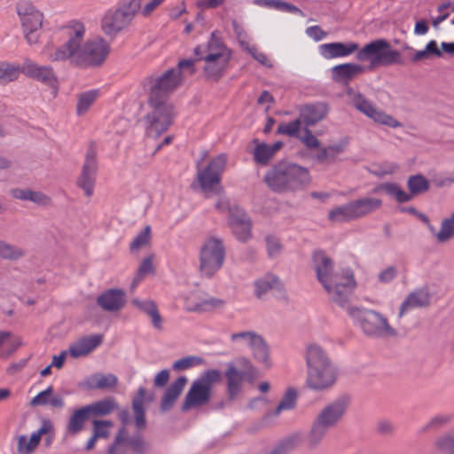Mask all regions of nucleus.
Masks as SVG:
<instances>
[{
  "mask_svg": "<svg viewBox=\"0 0 454 454\" xmlns=\"http://www.w3.org/2000/svg\"><path fill=\"white\" fill-rule=\"evenodd\" d=\"M196 62L197 59H181L177 68H169L160 75H148L142 81L144 90L148 91L147 102L152 108L145 117L149 122L146 129L149 137H158L173 123L176 112L169 97L182 84L183 69L189 68L191 74L196 73Z\"/></svg>",
  "mask_w": 454,
  "mask_h": 454,
  "instance_id": "obj_1",
  "label": "nucleus"
},
{
  "mask_svg": "<svg viewBox=\"0 0 454 454\" xmlns=\"http://www.w3.org/2000/svg\"><path fill=\"white\" fill-rule=\"evenodd\" d=\"M84 32V27L77 24L74 33H70L69 40L51 54V60L70 59L72 64L82 67L101 66L109 54V43L102 37H96L81 46Z\"/></svg>",
  "mask_w": 454,
  "mask_h": 454,
  "instance_id": "obj_2",
  "label": "nucleus"
},
{
  "mask_svg": "<svg viewBox=\"0 0 454 454\" xmlns=\"http://www.w3.org/2000/svg\"><path fill=\"white\" fill-rule=\"evenodd\" d=\"M263 182L276 193L294 192L305 189L310 184L311 177L307 168L281 160L266 172Z\"/></svg>",
  "mask_w": 454,
  "mask_h": 454,
  "instance_id": "obj_3",
  "label": "nucleus"
},
{
  "mask_svg": "<svg viewBox=\"0 0 454 454\" xmlns=\"http://www.w3.org/2000/svg\"><path fill=\"white\" fill-rule=\"evenodd\" d=\"M223 380V373L217 369L203 372L199 378L192 381L181 405V411L187 412L199 409L209 403L213 397L214 387Z\"/></svg>",
  "mask_w": 454,
  "mask_h": 454,
  "instance_id": "obj_4",
  "label": "nucleus"
},
{
  "mask_svg": "<svg viewBox=\"0 0 454 454\" xmlns=\"http://www.w3.org/2000/svg\"><path fill=\"white\" fill-rule=\"evenodd\" d=\"M356 59L360 62H369L368 69L379 67L403 65L404 60L401 52L393 49L385 38H378L364 44L356 51Z\"/></svg>",
  "mask_w": 454,
  "mask_h": 454,
  "instance_id": "obj_5",
  "label": "nucleus"
},
{
  "mask_svg": "<svg viewBox=\"0 0 454 454\" xmlns=\"http://www.w3.org/2000/svg\"><path fill=\"white\" fill-rule=\"evenodd\" d=\"M237 364L242 367V370H239L234 364L229 363L224 372L226 395L229 402L237 398L242 390L244 381L253 383L259 375L258 369L248 358L239 357Z\"/></svg>",
  "mask_w": 454,
  "mask_h": 454,
  "instance_id": "obj_6",
  "label": "nucleus"
},
{
  "mask_svg": "<svg viewBox=\"0 0 454 454\" xmlns=\"http://www.w3.org/2000/svg\"><path fill=\"white\" fill-rule=\"evenodd\" d=\"M350 317L357 320L364 333L374 337H395L397 332L389 324L387 319L380 312L372 309L350 307L348 309Z\"/></svg>",
  "mask_w": 454,
  "mask_h": 454,
  "instance_id": "obj_7",
  "label": "nucleus"
},
{
  "mask_svg": "<svg viewBox=\"0 0 454 454\" xmlns=\"http://www.w3.org/2000/svg\"><path fill=\"white\" fill-rule=\"evenodd\" d=\"M226 164L227 156L222 153L213 158L203 170L198 172L196 180L206 198L212 195L221 197L224 194L221 180Z\"/></svg>",
  "mask_w": 454,
  "mask_h": 454,
  "instance_id": "obj_8",
  "label": "nucleus"
},
{
  "mask_svg": "<svg viewBox=\"0 0 454 454\" xmlns=\"http://www.w3.org/2000/svg\"><path fill=\"white\" fill-rule=\"evenodd\" d=\"M142 0H121L118 8L107 13L102 20V29L107 35L114 37L127 27L141 10Z\"/></svg>",
  "mask_w": 454,
  "mask_h": 454,
  "instance_id": "obj_9",
  "label": "nucleus"
},
{
  "mask_svg": "<svg viewBox=\"0 0 454 454\" xmlns=\"http://www.w3.org/2000/svg\"><path fill=\"white\" fill-rule=\"evenodd\" d=\"M225 247L222 239L211 237L207 239L200 250V270L211 278L218 271L224 262Z\"/></svg>",
  "mask_w": 454,
  "mask_h": 454,
  "instance_id": "obj_10",
  "label": "nucleus"
},
{
  "mask_svg": "<svg viewBox=\"0 0 454 454\" xmlns=\"http://www.w3.org/2000/svg\"><path fill=\"white\" fill-rule=\"evenodd\" d=\"M16 9L27 43H36L39 38L37 31L43 24V14L30 2L27 1L19 2Z\"/></svg>",
  "mask_w": 454,
  "mask_h": 454,
  "instance_id": "obj_11",
  "label": "nucleus"
},
{
  "mask_svg": "<svg viewBox=\"0 0 454 454\" xmlns=\"http://www.w3.org/2000/svg\"><path fill=\"white\" fill-rule=\"evenodd\" d=\"M98 169V160L95 143L90 142L85 153L81 174L76 180V185L84 192L87 197L93 195Z\"/></svg>",
  "mask_w": 454,
  "mask_h": 454,
  "instance_id": "obj_12",
  "label": "nucleus"
},
{
  "mask_svg": "<svg viewBox=\"0 0 454 454\" xmlns=\"http://www.w3.org/2000/svg\"><path fill=\"white\" fill-rule=\"evenodd\" d=\"M312 259L317 278L326 292H331L333 287L340 288L343 286L341 284H336L338 276L333 270V261L324 251H315Z\"/></svg>",
  "mask_w": 454,
  "mask_h": 454,
  "instance_id": "obj_13",
  "label": "nucleus"
},
{
  "mask_svg": "<svg viewBox=\"0 0 454 454\" xmlns=\"http://www.w3.org/2000/svg\"><path fill=\"white\" fill-rule=\"evenodd\" d=\"M20 70L27 77L49 86L52 90L53 96L56 97L59 90V80L51 67L40 66L30 59H26Z\"/></svg>",
  "mask_w": 454,
  "mask_h": 454,
  "instance_id": "obj_14",
  "label": "nucleus"
},
{
  "mask_svg": "<svg viewBox=\"0 0 454 454\" xmlns=\"http://www.w3.org/2000/svg\"><path fill=\"white\" fill-rule=\"evenodd\" d=\"M350 403L348 395H341L333 402L325 405L317 415L315 419L325 426L333 428L342 419Z\"/></svg>",
  "mask_w": 454,
  "mask_h": 454,
  "instance_id": "obj_15",
  "label": "nucleus"
},
{
  "mask_svg": "<svg viewBox=\"0 0 454 454\" xmlns=\"http://www.w3.org/2000/svg\"><path fill=\"white\" fill-rule=\"evenodd\" d=\"M338 276L337 283L341 284L343 286L340 288L333 287L331 292V299L333 302L341 308H346L349 303V297L356 286V282L354 278L353 271L349 268L342 269L341 272H335Z\"/></svg>",
  "mask_w": 454,
  "mask_h": 454,
  "instance_id": "obj_16",
  "label": "nucleus"
},
{
  "mask_svg": "<svg viewBox=\"0 0 454 454\" xmlns=\"http://www.w3.org/2000/svg\"><path fill=\"white\" fill-rule=\"evenodd\" d=\"M353 105L358 111L364 114L376 122L392 128L402 126V124L391 115L387 114L385 112L375 107V106L367 100L360 92H357L353 98Z\"/></svg>",
  "mask_w": 454,
  "mask_h": 454,
  "instance_id": "obj_17",
  "label": "nucleus"
},
{
  "mask_svg": "<svg viewBox=\"0 0 454 454\" xmlns=\"http://www.w3.org/2000/svg\"><path fill=\"white\" fill-rule=\"evenodd\" d=\"M409 192L403 191L399 184L395 188L396 200L399 203L411 201L414 197L421 195L430 189V182L422 175L416 174L407 180Z\"/></svg>",
  "mask_w": 454,
  "mask_h": 454,
  "instance_id": "obj_18",
  "label": "nucleus"
},
{
  "mask_svg": "<svg viewBox=\"0 0 454 454\" xmlns=\"http://www.w3.org/2000/svg\"><path fill=\"white\" fill-rule=\"evenodd\" d=\"M338 372L334 365L307 372L306 385L315 391H324L331 387L337 380Z\"/></svg>",
  "mask_w": 454,
  "mask_h": 454,
  "instance_id": "obj_19",
  "label": "nucleus"
},
{
  "mask_svg": "<svg viewBox=\"0 0 454 454\" xmlns=\"http://www.w3.org/2000/svg\"><path fill=\"white\" fill-rule=\"evenodd\" d=\"M230 54L225 53L224 55L219 53H208L204 57L206 65L203 70L207 79H211L215 82L219 81L224 74L229 63Z\"/></svg>",
  "mask_w": 454,
  "mask_h": 454,
  "instance_id": "obj_20",
  "label": "nucleus"
},
{
  "mask_svg": "<svg viewBox=\"0 0 454 454\" xmlns=\"http://www.w3.org/2000/svg\"><path fill=\"white\" fill-rule=\"evenodd\" d=\"M329 110L330 106L326 102L305 104L300 108V118L305 126H315L327 116Z\"/></svg>",
  "mask_w": 454,
  "mask_h": 454,
  "instance_id": "obj_21",
  "label": "nucleus"
},
{
  "mask_svg": "<svg viewBox=\"0 0 454 454\" xmlns=\"http://www.w3.org/2000/svg\"><path fill=\"white\" fill-rule=\"evenodd\" d=\"M97 304L107 312L120 311L126 305V293L121 288H110L97 298Z\"/></svg>",
  "mask_w": 454,
  "mask_h": 454,
  "instance_id": "obj_22",
  "label": "nucleus"
},
{
  "mask_svg": "<svg viewBox=\"0 0 454 454\" xmlns=\"http://www.w3.org/2000/svg\"><path fill=\"white\" fill-rule=\"evenodd\" d=\"M365 69V67L356 63H343L332 67L331 77L336 83L348 86L351 81L363 74Z\"/></svg>",
  "mask_w": 454,
  "mask_h": 454,
  "instance_id": "obj_23",
  "label": "nucleus"
},
{
  "mask_svg": "<svg viewBox=\"0 0 454 454\" xmlns=\"http://www.w3.org/2000/svg\"><path fill=\"white\" fill-rule=\"evenodd\" d=\"M305 360L307 365V372L325 369L334 365L326 352L317 344H310L307 347Z\"/></svg>",
  "mask_w": 454,
  "mask_h": 454,
  "instance_id": "obj_24",
  "label": "nucleus"
},
{
  "mask_svg": "<svg viewBox=\"0 0 454 454\" xmlns=\"http://www.w3.org/2000/svg\"><path fill=\"white\" fill-rule=\"evenodd\" d=\"M187 382L188 379L186 376H179L166 388L160 404V411L161 413H166L173 409Z\"/></svg>",
  "mask_w": 454,
  "mask_h": 454,
  "instance_id": "obj_25",
  "label": "nucleus"
},
{
  "mask_svg": "<svg viewBox=\"0 0 454 454\" xmlns=\"http://www.w3.org/2000/svg\"><path fill=\"white\" fill-rule=\"evenodd\" d=\"M359 50V44L355 42H334L319 46L321 55L326 59H335L349 56Z\"/></svg>",
  "mask_w": 454,
  "mask_h": 454,
  "instance_id": "obj_26",
  "label": "nucleus"
},
{
  "mask_svg": "<svg viewBox=\"0 0 454 454\" xmlns=\"http://www.w3.org/2000/svg\"><path fill=\"white\" fill-rule=\"evenodd\" d=\"M431 303V294L427 287L414 290L405 298L401 304L398 317H402L404 313L412 309L427 308Z\"/></svg>",
  "mask_w": 454,
  "mask_h": 454,
  "instance_id": "obj_27",
  "label": "nucleus"
},
{
  "mask_svg": "<svg viewBox=\"0 0 454 454\" xmlns=\"http://www.w3.org/2000/svg\"><path fill=\"white\" fill-rule=\"evenodd\" d=\"M102 341L101 334L84 336L70 347V355L74 358L86 356L98 347Z\"/></svg>",
  "mask_w": 454,
  "mask_h": 454,
  "instance_id": "obj_28",
  "label": "nucleus"
},
{
  "mask_svg": "<svg viewBox=\"0 0 454 454\" xmlns=\"http://www.w3.org/2000/svg\"><path fill=\"white\" fill-rule=\"evenodd\" d=\"M255 295L257 298H262L263 294H267L270 290H276L280 294L285 291L284 284L279 278L272 273H267L264 277L257 279L254 282Z\"/></svg>",
  "mask_w": 454,
  "mask_h": 454,
  "instance_id": "obj_29",
  "label": "nucleus"
},
{
  "mask_svg": "<svg viewBox=\"0 0 454 454\" xmlns=\"http://www.w3.org/2000/svg\"><path fill=\"white\" fill-rule=\"evenodd\" d=\"M118 379L114 374L96 373L89 377L83 383L88 389L108 390L116 387Z\"/></svg>",
  "mask_w": 454,
  "mask_h": 454,
  "instance_id": "obj_30",
  "label": "nucleus"
},
{
  "mask_svg": "<svg viewBox=\"0 0 454 454\" xmlns=\"http://www.w3.org/2000/svg\"><path fill=\"white\" fill-rule=\"evenodd\" d=\"M145 388L140 387L132 399L135 426L138 430L146 427L145 409L144 407Z\"/></svg>",
  "mask_w": 454,
  "mask_h": 454,
  "instance_id": "obj_31",
  "label": "nucleus"
},
{
  "mask_svg": "<svg viewBox=\"0 0 454 454\" xmlns=\"http://www.w3.org/2000/svg\"><path fill=\"white\" fill-rule=\"evenodd\" d=\"M11 194L14 199L20 200H29L39 206H48L51 204V198L42 192L32 191L30 189L13 188Z\"/></svg>",
  "mask_w": 454,
  "mask_h": 454,
  "instance_id": "obj_32",
  "label": "nucleus"
},
{
  "mask_svg": "<svg viewBox=\"0 0 454 454\" xmlns=\"http://www.w3.org/2000/svg\"><path fill=\"white\" fill-rule=\"evenodd\" d=\"M90 417H105L111 414L119 405L112 396L85 405Z\"/></svg>",
  "mask_w": 454,
  "mask_h": 454,
  "instance_id": "obj_33",
  "label": "nucleus"
},
{
  "mask_svg": "<svg viewBox=\"0 0 454 454\" xmlns=\"http://www.w3.org/2000/svg\"><path fill=\"white\" fill-rule=\"evenodd\" d=\"M381 204V200L367 197L351 201L356 219L373 212L378 209Z\"/></svg>",
  "mask_w": 454,
  "mask_h": 454,
  "instance_id": "obj_34",
  "label": "nucleus"
},
{
  "mask_svg": "<svg viewBox=\"0 0 454 454\" xmlns=\"http://www.w3.org/2000/svg\"><path fill=\"white\" fill-rule=\"evenodd\" d=\"M249 348L252 349L253 356L256 362L262 364L266 369L271 367L270 347L262 335Z\"/></svg>",
  "mask_w": 454,
  "mask_h": 454,
  "instance_id": "obj_35",
  "label": "nucleus"
},
{
  "mask_svg": "<svg viewBox=\"0 0 454 454\" xmlns=\"http://www.w3.org/2000/svg\"><path fill=\"white\" fill-rule=\"evenodd\" d=\"M298 392L294 387H288L285 392L282 400L274 411H268L263 419L278 416L282 411L293 410L297 403Z\"/></svg>",
  "mask_w": 454,
  "mask_h": 454,
  "instance_id": "obj_36",
  "label": "nucleus"
},
{
  "mask_svg": "<svg viewBox=\"0 0 454 454\" xmlns=\"http://www.w3.org/2000/svg\"><path fill=\"white\" fill-rule=\"evenodd\" d=\"M329 428L314 419L310 429L307 434V447L309 450H316L326 436Z\"/></svg>",
  "mask_w": 454,
  "mask_h": 454,
  "instance_id": "obj_37",
  "label": "nucleus"
},
{
  "mask_svg": "<svg viewBox=\"0 0 454 454\" xmlns=\"http://www.w3.org/2000/svg\"><path fill=\"white\" fill-rule=\"evenodd\" d=\"M86 406L80 407L74 411L67 423V431L72 434H76L83 429L84 423L90 419Z\"/></svg>",
  "mask_w": 454,
  "mask_h": 454,
  "instance_id": "obj_38",
  "label": "nucleus"
},
{
  "mask_svg": "<svg viewBox=\"0 0 454 454\" xmlns=\"http://www.w3.org/2000/svg\"><path fill=\"white\" fill-rule=\"evenodd\" d=\"M301 434L294 433L279 441L276 446L267 454H288L301 442Z\"/></svg>",
  "mask_w": 454,
  "mask_h": 454,
  "instance_id": "obj_39",
  "label": "nucleus"
},
{
  "mask_svg": "<svg viewBox=\"0 0 454 454\" xmlns=\"http://www.w3.org/2000/svg\"><path fill=\"white\" fill-rule=\"evenodd\" d=\"M227 211L229 227L234 225H242L253 222L246 210L239 205L227 204Z\"/></svg>",
  "mask_w": 454,
  "mask_h": 454,
  "instance_id": "obj_40",
  "label": "nucleus"
},
{
  "mask_svg": "<svg viewBox=\"0 0 454 454\" xmlns=\"http://www.w3.org/2000/svg\"><path fill=\"white\" fill-rule=\"evenodd\" d=\"M432 57L442 58V51H440L438 43L434 40L429 41L424 50L417 51L411 57L412 63H417L425 59H429Z\"/></svg>",
  "mask_w": 454,
  "mask_h": 454,
  "instance_id": "obj_41",
  "label": "nucleus"
},
{
  "mask_svg": "<svg viewBox=\"0 0 454 454\" xmlns=\"http://www.w3.org/2000/svg\"><path fill=\"white\" fill-rule=\"evenodd\" d=\"M328 218L333 222L344 223L355 220V215L351 202L331 210Z\"/></svg>",
  "mask_w": 454,
  "mask_h": 454,
  "instance_id": "obj_42",
  "label": "nucleus"
},
{
  "mask_svg": "<svg viewBox=\"0 0 454 454\" xmlns=\"http://www.w3.org/2000/svg\"><path fill=\"white\" fill-rule=\"evenodd\" d=\"M439 243H446L454 238V211L449 217L443 218L440 231L435 234Z\"/></svg>",
  "mask_w": 454,
  "mask_h": 454,
  "instance_id": "obj_43",
  "label": "nucleus"
},
{
  "mask_svg": "<svg viewBox=\"0 0 454 454\" xmlns=\"http://www.w3.org/2000/svg\"><path fill=\"white\" fill-rule=\"evenodd\" d=\"M98 96V91L97 90H89L86 92H82L78 96V102L76 106V114L81 116L88 112L90 107L95 102L96 98Z\"/></svg>",
  "mask_w": 454,
  "mask_h": 454,
  "instance_id": "obj_44",
  "label": "nucleus"
},
{
  "mask_svg": "<svg viewBox=\"0 0 454 454\" xmlns=\"http://www.w3.org/2000/svg\"><path fill=\"white\" fill-rule=\"evenodd\" d=\"M254 160L259 165H267L274 157L270 145L265 142L258 143L253 151Z\"/></svg>",
  "mask_w": 454,
  "mask_h": 454,
  "instance_id": "obj_45",
  "label": "nucleus"
},
{
  "mask_svg": "<svg viewBox=\"0 0 454 454\" xmlns=\"http://www.w3.org/2000/svg\"><path fill=\"white\" fill-rule=\"evenodd\" d=\"M205 51H208V53H219L223 55L229 53L230 57L231 56V51L224 44L216 30L211 33Z\"/></svg>",
  "mask_w": 454,
  "mask_h": 454,
  "instance_id": "obj_46",
  "label": "nucleus"
},
{
  "mask_svg": "<svg viewBox=\"0 0 454 454\" xmlns=\"http://www.w3.org/2000/svg\"><path fill=\"white\" fill-rule=\"evenodd\" d=\"M42 437L36 432L33 433L27 442L26 435H20L18 441V452L20 454H30L39 445Z\"/></svg>",
  "mask_w": 454,
  "mask_h": 454,
  "instance_id": "obj_47",
  "label": "nucleus"
},
{
  "mask_svg": "<svg viewBox=\"0 0 454 454\" xmlns=\"http://www.w3.org/2000/svg\"><path fill=\"white\" fill-rule=\"evenodd\" d=\"M20 74V66H14L8 62H0V82L7 83L16 81Z\"/></svg>",
  "mask_w": 454,
  "mask_h": 454,
  "instance_id": "obj_48",
  "label": "nucleus"
},
{
  "mask_svg": "<svg viewBox=\"0 0 454 454\" xmlns=\"http://www.w3.org/2000/svg\"><path fill=\"white\" fill-rule=\"evenodd\" d=\"M24 255V251L15 246L0 241V257L5 260L16 261Z\"/></svg>",
  "mask_w": 454,
  "mask_h": 454,
  "instance_id": "obj_49",
  "label": "nucleus"
},
{
  "mask_svg": "<svg viewBox=\"0 0 454 454\" xmlns=\"http://www.w3.org/2000/svg\"><path fill=\"white\" fill-rule=\"evenodd\" d=\"M301 123L302 121L301 118H297L289 123L281 122L278 125L276 133L278 135H286L292 137H299V131L301 128Z\"/></svg>",
  "mask_w": 454,
  "mask_h": 454,
  "instance_id": "obj_50",
  "label": "nucleus"
},
{
  "mask_svg": "<svg viewBox=\"0 0 454 454\" xmlns=\"http://www.w3.org/2000/svg\"><path fill=\"white\" fill-rule=\"evenodd\" d=\"M204 359L200 356H188L179 360H176L172 364V369L175 372L184 371L193 366L200 365L204 364Z\"/></svg>",
  "mask_w": 454,
  "mask_h": 454,
  "instance_id": "obj_51",
  "label": "nucleus"
},
{
  "mask_svg": "<svg viewBox=\"0 0 454 454\" xmlns=\"http://www.w3.org/2000/svg\"><path fill=\"white\" fill-rule=\"evenodd\" d=\"M434 445L442 454H454V433L440 436L436 439Z\"/></svg>",
  "mask_w": 454,
  "mask_h": 454,
  "instance_id": "obj_52",
  "label": "nucleus"
},
{
  "mask_svg": "<svg viewBox=\"0 0 454 454\" xmlns=\"http://www.w3.org/2000/svg\"><path fill=\"white\" fill-rule=\"evenodd\" d=\"M253 222L242 225L230 226L234 237L240 242L246 243L252 239Z\"/></svg>",
  "mask_w": 454,
  "mask_h": 454,
  "instance_id": "obj_53",
  "label": "nucleus"
},
{
  "mask_svg": "<svg viewBox=\"0 0 454 454\" xmlns=\"http://www.w3.org/2000/svg\"><path fill=\"white\" fill-rule=\"evenodd\" d=\"M127 444L131 448L134 454H145L146 450L150 449V444L139 434L128 439Z\"/></svg>",
  "mask_w": 454,
  "mask_h": 454,
  "instance_id": "obj_54",
  "label": "nucleus"
},
{
  "mask_svg": "<svg viewBox=\"0 0 454 454\" xmlns=\"http://www.w3.org/2000/svg\"><path fill=\"white\" fill-rule=\"evenodd\" d=\"M93 434L98 438H108L109 431L108 428L114 426V422L111 420L103 419H93Z\"/></svg>",
  "mask_w": 454,
  "mask_h": 454,
  "instance_id": "obj_55",
  "label": "nucleus"
},
{
  "mask_svg": "<svg viewBox=\"0 0 454 454\" xmlns=\"http://www.w3.org/2000/svg\"><path fill=\"white\" fill-rule=\"evenodd\" d=\"M151 242V227L146 225L144 230L130 243L129 249L131 252L147 246Z\"/></svg>",
  "mask_w": 454,
  "mask_h": 454,
  "instance_id": "obj_56",
  "label": "nucleus"
},
{
  "mask_svg": "<svg viewBox=\"0 0 454 454\" xmlns=\"http://www.w3.org/2000/svg\"><path fill=\"white\" fill-rule=\"evenodd\" d=\"M398 169V165L395 163H384L381 165H372V168H367V170L378 176V177H383L386 175H391L394 174Z\"/></svg>",
  "mask_w": 454,
  "mask_h": 454,
  "instance_id": "obj_57",
  "label": "nucleus"
},
{
  "mask_svg": "<svg viewBox=\"0 0 454 454\" xmlns=\"http://www.w3.org/2000/svg\"><path fill=\"white\" fill-rule=\"evenodd\" d=\"M267 245V252L270 257H277L282 249V245L279 239L272 235H268L265 239Z\"/></svg>",
  "mask_w": 454,
  "mask_h": 454,
  "instance_id": "obj_58",
  "label": "nucleus"
},
{
  "mask_svg": "<svg viewBox=\"0 0 454 454\" xmlns=\"http://www.w3.org/2000/svg\"><path fill=\"white\" fill-rule=\"evenodd\" d=\"M224 305V301L221 299L211 298L208 300H204L200 303H196L191 308H188L189 311L200 312L206 309V306H210L211 308H219Z\"/></svg>",
  "mask_w": 454,
  "mask_h": 454,
  "instance_id": "obj_59",
  "label": "nucleus"
},
{
  "mask_svg": "<svg viewBox=\"0 0 454 454\" xmlns=\"http://www.w3.org/2000/svg\"><path fill=\"white\" fill-rule=\"evenodd\" d=\"M303 131L304 136H299L298 138L309 149L318 148L320 146V141L312 134L309 127L305 126Z\"/></svg>",
  "mask_w": 454,
  "mask_h": 454,
  "instance_id": "obj_60",
  "label": "nucleus"
},
{
  "mask_svg": "<svg viewBox=\"0 0 454 454\" xmlns=\"http://www.w3.org/2000/svg\"><path fill=\"white\" fill-rule=\"evenodd\" d=\"M131 303L148 316L158 309L156 302L153 300L140 301L138 299H133Z\"/></svg>",
  "mask_w": 454,
  "mask_h": 454,
  "instance_id": "obj_61",
  "label": "nucleus"
},
{
  "mask_svg": "<svg viewBox=\"0 0 454 454\" xmlns=\"http://www.w3.org/2000/svg\"><path fill=\"white\" fill-rule=\"evenodd\" d=\"M259 334L252 331H245L239 332L236 333H232L231 335V340L232 341H236L238 340H244L247 341V345L250 347L258 338Z\"/></svg>",
  "mask_w": 454,
  "mask_h": 454,
  "instance_id": "obj_62",
  "label": "nucleus"
},
{
  "mask_svg": "<svg viewBox=\"0 0 454 454\" xmlns=\"http://www.w3.org/2000/svg\"><path fill=\"white\" fill-rule=\"evenodd\" d=\"M452 419L451 415H438L434 417L428 424L423 428V432L429 428H440L441 427L448 424Z\"/></svg>",
  "mask_w": 454,
  "mask_h": 454,
  "instance_id": "obj_63",
  "label": "nucleus"
},
{
  "mask_svg": "<svg viewBox=\"0 0 454 454\" xmlns=\"http://www.w3.org/2000/svg\"><path fill=\"white\" fill-rule=\"evenodd\" d=\"M153 255H149L143 259L141 262L137 272L139 273V275L146 276L150 273L155 272V268L153 263Z\"/></svg>",
  "mask_w": 454,
  "mask_h": 454,
  "instance_id": "obj_64",
  "label": "nucleus"
}]
</instances>
